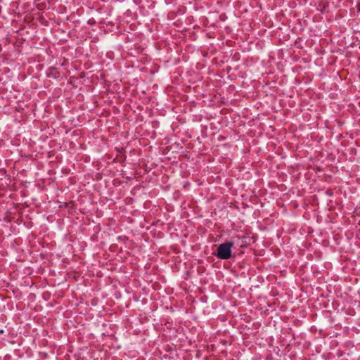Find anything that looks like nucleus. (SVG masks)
<instances>
[{
  "label": "nucleus",
  "mask_w": 360,
  "mask_h": 360,
  "mask_svg": "<svg viewBox=\"0 0 360 360\" xmlns=\"http://www.w3.org/2000/svg\"><path fill=\"white\" fill-rule=\"evenodd\" d=\"M233 246V242H226L220 244L215 255L221 259H229L231 257V248Z\"/></svg>",
  "instance_id": "1"
},
{
  "label": "nucleus",
  "mask_w": 360,
  "mask_h": 360,
  "mask_svg": "<svg viewBox=\"0 0 360 360\" xmlns=\"http://www.w3.org/2000/svg\"><path fill=\"white\" fill-rule=\"evenodd\" d=\"M0 333H4V330H0Z\"/></svg>",
  "instance_id": "2"
}]
</instances>
